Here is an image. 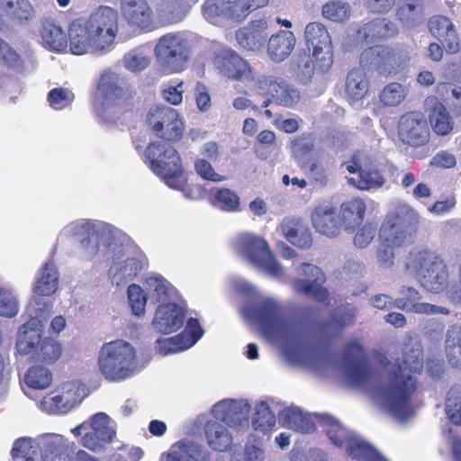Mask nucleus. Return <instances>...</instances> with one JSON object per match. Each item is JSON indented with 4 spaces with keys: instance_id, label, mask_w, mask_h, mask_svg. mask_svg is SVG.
Here are the masks:
<instances>
[{
    "instance_id": "nucleus-39",
    "label": "nucleus",
    "mask_w": 461,
    "mask_h": 461,
    "mask_svg": "<svg viewBox=\"0 0 461 461\" xmlns=\"http://www.w3.org/2000/svg\"><path fill=\"white\" fill-rule=\"evenodd\" d=\"M295 43L296 38L292 32L280 31L268 40V55L272 60L281 62L292 53Z\"/></svg>"
},
{
    "instance_id": "nucleus-34",
    "label": "nucleus",
    "mask_w": 461,
    "mask_h": 461,
    "mask_svg": "<svg viewBox=\"0 0 461 461\" xmlns=\"http://www.w3.org/2000/svg\"><path fill=\"white\" fill-rule=\"evenodd\" d=\"M167 461H211L210 453L201 445L189 440L174 444L168 454Z\"/></svg>"
},
{
    "instance_id": "nucleus-17",
    "label": "nucleus",
    "mask_w": 461,
    "mask_h": 461,
    "mask_svg": "<svg viewBox=\"0 0 461 461\" xmlns=\"http://www.w3.org/2000/svg\"><path fill=\"white\" fill-rule=\"evenodd\" d=\"M85 389L76 382L66 383L46 395L41 408L50 413H67L81 402Z\"/></svg>"
},
{
    "instance_id": "nucleus-3",
    "label": "nucleus",
    "mask_w": 461,
    "mask_h": 461,
    "mask_svg": "<svg viewBox=\"0 0 461 461\" xmlns=\"http://www.w3.org/2000/svg\"><path fill=\"white\" fill-rule=\"evenodd\" d=\"M118 34V14L109 6H100L87 18L73 21L68 28L70 51L75 55L105 53Z\"/></svg>"
},
{
    "instance_id": "nucleus-5",
    "label": "nucleus",
    "mask_w": 461,
    "mask_h": 461,
    "mask_svg": "<svg viewBox=\"0 0 461 461\" xmlns=\"http://www.w3.org/2000/svg\"><path fill=\"white\" fill-rule=\"evenodd\" d=\"M97 367L108 381L127 379L136 367V351L131 344L123 339L104 343L98 352Z\"/></svg>"
},
{
    "instance_id": "nucleus-56",
    "label": "nucleus",
    "mask_w": 461,
    "mask_h": 461,
    "mask_svg": "<svg viewBox=\"0 0 461 461\" xmlns=\"http://www.w3.org/2000/svg\"><path fill=\"white\" fill-rule=\"evenodd\" d=\"M157 344L158 353L167 356L191 348L194 345V341L185 339L184 336L177 335L168 339H158Z\"/></svg>"
},
{
    "instance_id": "nucleus-22",
    "label": "nucleus",
    "mask_w": 461,
    "mask_h": 461,
    "mask_svg": "<svg viewBox=\"0 0 461 461\" xmlns=\"http://www.w3.org/2000/svg\"><path fill=\"white\" fill-rule=\"evenodd\" d=\"M213 64L225 77L232 80H255L249 64L230 49L220 50L214 57Z\"/></svg>"
},
{
    "instance_id": "nucleus-27",
    "label": "nucleus",
    "mask_w": 461,
    "mask_h": 461,
    "mask_svg": "<svg viewBox=\"0 0 461 461\" xmlns=\"http://www.w3.org/2000/svg\"><path fill=\"white\" fill-rule=\"evenodd\" d=\"M443 261L445 260L437 251L424 247H416L409 253L406 269L418 279Z\"/></svg>"
},
{
    "instance_id": "nucleus-26",
    "label": "nucleus",
    "mask_w": 461,
    "mask_h": 461,
    "mask_svg": "<svg viewBox=\"0 0 461 461\" xmlns=\"http://www.w3.org/2000/svg\"><path fill=\"white\" fill-rule=\"evenodd\" d=\"M311 219L316 231L324 236L333 238L340 233L341 227L337 210L330 203L318 204L312 211Z\"/></svg>"
},
{
    "instance_id": "nucleus-18",
    "label": "nucleus",
    "mask_w": 461,
    "mask_h": 461,
    "mask_svg": "<svg viewBox=\"0 0 461 461\" xmlns=\"http://www.w3.org/2000/svg\"><path fill=\"white\" fill-rule=\"evenodd\" d=\"M304 37L309 50H312L319 68L322 71L331 65V40L326 27L318 22L310 23L304 30Z\"/></svg>"
},
{
    "instance_id": "nucleus-59",
    "label": "nucleus",
    "mask_w": 461,
    "mask_h": 461,
    "mask_svg": "<svg viewBox=\"0 0 461 461\" xmlns=\"http://www.w3.org/2000/svg\"><path fill=\"white\" fill-rule=\"evenodd\" d=\"M385 46H375L365 50L360 56V65L368 69H374L380 74V65Z\"/></svg>"
},
{
    "instance_id": "nucleus-25",
    "label": "nucleus",
    "mask_w": 461,
    "mask_h": 461,
    "mask_svg": "<svg viewBox=\"0 0 461 461\" xmlns=\"http://www.w3.org/2000/svg\"><path fill=\"white\" fill-rule=\"evenodd\" d=\"M185 312L174 303L159 304L152 321L153 329L158 332L168 334L179 330L185 321Z\"/></svg>"
},
{
    "instance_id": "nucleus-14",
    "label": "nucleus",
    "mask_w": 461,
    "mask_h": 461,
    "mask_svg": "<svg viewBox=\"0 0 461 461\" xmlns=\"http://www.w3.org/2000/svg\"><path fill=\"white\" fill-rule=\"evenodd\" d=\"M344 354L346 378L356 386L366 388L371 395V389L379 379V372L370 366L358 342L348 343Z\"/></svg>"
},
{
    "instance_id": "nucleus-52",
    "label": "nucleus",
    "mask_w": 461,
    "mask_h": 461,
    "mask_svg": "<svg viewBox=\"0 0 461 461\" xmlns=\"http://www.w3.org/2000/svg\"><path fill=\"white\" fill-rule=\"evenodd\" d=\"M275 424L276 417L270 411L267 402H258L255 407V413L252 418L253 429L266 433L270 430Z\"/></svg>"
},
{
    "instance_id": "nucleus-42",
    "label": "nucleus",
    "mask_w": 461,
    "mask_h": 461,
    "mask_svg": "<svg viewBox=\"0 0 461 461\" xmlns=\"http://www.w3.org/2000/svg\"><path fill=\"white\" fill-rule=\"evenodd\" d=\"M395 15L403 27L419 25L423 18V0H400Z\"/></svg>"
},
{
    "instance_id": "nucleus-9",
    "label": "nucleus",
    "mask_w": 461,
    "mask_h": 461,
    "mask_svg": "<svg viewBox=\"0 0 461 461\" xmlns=\"http://www.w3.org/2000/svg\"><path fill=\"white\" fill-rule=\"evenodd\" d=\"M418 223L419 214L412 207L399 205L386 215L378 239L399 248L403 247L412 242Z\"/></svg>"
},
{
    "instance_id": "nucleus-33",
    "label": "nucleus",
    "mask_w": 461,
    "mask_h": 461,
    "mask_svg": "<svg viewBox=\"0 0 461 461\" xmlns=\"http://www.w3.org/2000/svg\"><path fill=\"white\" fill-rule=\"evenodd\" d=\"M429 118L433 131L438 135H447L453 130V121L446 107L436 97H428L425 101Z\"/></svg>"
},
{
    "instance_id": "nucleus-16",
    "label": "nucleus",
    "mask_w": 461,
    "mask_h": 461,
    "mask_svg": "<svg viewBox=\"0 0 461 461\" xmlns=\"http://www.w3.org/2000/svg\"><path fill=\"white\" fill-rule=\"evenodd\" d=\"M87 431L81 445L93 452H101L116 436L115 424L104 412H97L87 420Z\"/></svg>"
},
{
    "instance_id": "nucleus-53",
    "label": "nucleus",
    "mask_w": 461,
    "mask_h": 461,
    "mask_svg": "<svg viewBox=\"0 0 461 461\" xmlns=\"http://www.w3.org/2000/svg\"><path fill=\"white\" fill-rule=\"evenodd\" d=\"M149 51L143 47L131 50L123 57L124 67L134 73L144 70L149 67Z\"/></svg>"
},
{
    "instance_id": "nucleus-37",
    "label": "nucleus",
    "mask_w": 461,
    "mask_h": 461,
    "mask_svg": "<svg viewBox=\"0 0 461 461\" xmlns=\"http://www.w3.org/2000/svg\"><path fill=\"white\" fill-rule=\"evenodd\" d=\"M146 285L150 302L159 304L176 302L177 293L163 276L158 275L149 276Z\"/></svg>"
},
{
    "instance_id": "nucleus-60",
    "label": "nucleus",
    "mask_w": 461,
    "mask_h": 461,
    "mask_svg": "<svg viewBox=\"0 0 461 461\" xmlns=\"http://www.w3.org/2000/svg\"><path fill=\"white\" fill-rule=\"evenodd\" d=\"M128 299L135 315L140 316L145 313L147 296L140 285H131L128 287Z\"/></svg>"
},
{
    "instance_id": "nucleus-13",
    "label": "nucleus",
    "mask_w": 461,
    "mask_h": 461,
    "mask_svg": "<svg viewBox=\"0 0 461 461\" xmlns=\"http://www.w3.org/2000/svg\"><path fill=\"white\" fill-rule=\"evenodd\" d=\"M111 231V226L103 222L76 221L66 226L60 237H73L77 242L76 254L84 260L93 259L99 250L100 235Z\"/></svg>"
},
{
    "instance_id": "nucleus-50",
    "label": "nucleus",
    "mask_w": 461,
    "mask_h": 461,
    "mask_svg": "<svg viewBox=\"0 0 461 461\" xmlns=\"http://www.w3.org/2000/svg\"><path fill=\"white\" fill-rule=\"evenodd\" d=\"M197 0H169L164 6H162L160 13L162 17L169 23H175L183 20L191 6Z\"/></svg>"
},
{
    "instance_id": "nucleus-2",
    "label": "nucleus",
    "mask_w": 461,
    "mask_h": 461,
    "mask_svg": "<svg viewBox=\"0 0 461 461\" xmlns=\"http://www.w3.org/2000/svg\"><path fill=\"white\" fill-rule=\"evenodd\" d=\"M245 319L255 323L270 339L276 341L291 364L319 370L322 357L308 345L303 333L296 325L285 320L278 301L262 296L242 308Z\"/></svg>"
},
{
    "instance_id": "nucleus-40",
    "label": "nucleus",
    "mask_w": 461,
    "mask_h": 461,
    "mask_svg": "<svg viewBox=\"0 0 461 461\" xmlns=\"http://www.w3.org/2000/svg\"><path fill=\"white\" fill-rule=\"evenodd\" d=\"M142 262L135 258L116 260L109 269L113 284L123 285L131 281L141 270Z\"/></svg>"
},
{
    "instance_id": "nucleus-29",
    "label": "nucleus",
    "mask_w": 461,
    "mask_h": 461,
    "mask_svg": "<svg viewBox=\"0 0 461 461\" xmlns=\"http://www.w3.org/2000/svg\"><path fill=\"white\" fill-rule=\"evenodd\" d=\"M429 30L433 36L442 41L447 52L454 54L459 51V39L449 18L443 15L431 17L429 21Z\"/></svg>"
},
{
    "instance_id": "nucleus-48",
    "label": "nucleus",
    "mask_w": 461,
    "mask_h": 461,
    "mask_svg": "<svg viewBox=\"0 0 461 461\" xmlns=\"http://www.w3.org/2000/svg\"><path fill=\"white\" fill-rule=\"evenodd\" d=\"M43 44L54 51H62L68 46L66 32L52 22H45L41 32Z\"/></svg>"
},
{
    "instance_id": "nucleus-8",
    "label": "nucleus",
    "mask_w": 461,
    "mask_h": 461,
    "mask_svg": "<svg viewBox=\"0 0 461 461\" xmlns=\"http://www.w3.org/2000/svg\"><path fill=\"white\" fill-rule=\"evenodd\" d=\"M314 418L324 429L330 442L337 447H345L352 458L361 461H386L371 446L347 430L333 417L323 414L315 415Z\"/></svg>"
},
{
    "instance_id": "nucleus-20",
    "label": "nucleus",
    "mask_w": 461,
    "mask_h": 461,
    "mask_svg": "<svg viewBox=\"0 0 461 461\" xmlns=\"http://www.w3.org/2000/svg\"><path fill=\"white\" fill-rule=\"evenodd\" d=\"M250 405L245 400L225 399L215 403L212 413L218 420L236 429H246L249 424Z\"/></svg>"
},
{
    "instance_id": "nucleus-6",
    "label": "nucleus",
    "mask_w": 461,
    "mask_h": 461,
    "mask_svg": "<svg viewBox=\"0 0 461 461\" xmlns=\"http://www.w3.org/2000/svg\"><path fill=\"white\" fill-rule=\"evenodd\" d=\"M146 157L150 163L152 171L164 179L167 185L177 190H182L188 198L197 197L187 192L185 182L181 177L182 165L178 152L171 145L156 141L150 143L146 149Z\"/></svg>"
},
{
    "instance_id": "nucleus-28",
    "label": "nucleus",
    "mask_w": 461,
    "mask_h": 461,
    "mask_svg": "<svg viewBox=\"0 0 461 461\" xmlns=\"http://www.w3.org/2000/svg\"><path fill=\"white\" fill-rule=\"evenodd\" d=\"M277 230L290 243L298 248L308 249L312 244V232L300 218H284L278 225Z\"/></svg>"
},
{
    "instance_id": "nucleus-45",
    "label": "nucleus",
    "mask_w": 461,
    "mask_h": 461,
    "mask_svg": "<svg viewBox=\"0 0 461 461\" xmlns=\"http://www.w3.org/2000/svg\"><path fill=\"white\" fill-rule=\"evenodd\" d=\"M409 61L410 54L407 50L385 46L383 61L380 65V74L384 76L395 75L404 69Z\"/></svg>"
},
{
    "instance_id": "nucleus-51",
    "label": "nucleus",
    "mask_w": 461,
    "mask_h": 461,
    "mask_svg": "<svg viewBox=\"0 0 461 461\" xmlns=\"http://www.w3.org/2000/svg\"><path fill=\"white\" fill-rule=\"evenodd\" d=\"M321 14L330 22L342 23L349 19L351 7L348 2L331 0L322 5Z\"/></svg>"
},
{
    "instance_id": "nucleus-54",
    "label": "nucleus",
    "mask_w": 461,
    "mask_h": 461,
    "mask_svg": "<svg viewBox=\"0 0 461 461\" xmlns=\"http://www.w3.org/2000/svg\"><path fill=\"white\" fill-rule=\"evenodd\" d=\"M51 381V373L48 368L41 366L31 367L25 375V383L33 389H45L50 386Z\"/></svg>"
},
{
    "instance_id": "nucleus-58",
    "label": "nucleus",
    "mask_w": 461,
    "mask_h": 461,
    "mask_svg": "<svg viewBox=\"0 0 461 461\" xmlns=\"http://www.w3.org/2000/svg\"><path fill=\"white\" fill-rule=\"evenodd\" d=\"M296 76L303 84H308L314 74V62L306 51L300 52L294 60Z\"/></svg>"
},
{
    "instance_id": "nucleus-64",
    "label": "nucleus",
    "mask_w": 461,
    "mask_h": 461,
    "mask_svg": "<svg viewBox=\"0 0 461 461\" xmlns=\"http://www.w3.org/2000/svg\"><path fill=\"white\" fill-rule=\"evenodd\" d=\"M216 204L219 208L227 212L239 210L240 198L230 189H221L215 195Z\"/></svg>"
},
{
    "instance_id": "nucleus-10",
    "label": "nucleus",
    "mask_w": 461,
    "mask_h": 461,
    "mask_svg": "<svg viewBox=\"0 0 461 461\" xmlns=\"http://www.w3.org/2000/svg\"><path fill=\"white\" fill-rule=\"evenodd\" d=\"M14 461H75L68 451V445L61 438H19L12 449Z\"/></svg>"
},
{
    "instance_id": "nucleus-4",
    "label": "nucleus",
    "mask_w": 461,
    "mask_h": 461,
    "mask_svg": "<svg viewBox=\"0 0 461 461\" xmlns=\"http://www.w3.org/2000/svg\"><path fill=\"white\" fill-rule=\"evenodd\" d=\"M42 317V311L36 312V316L20 328L16 346L21 354L31 355L35 362L50 365L60 358L63 348L61 343L54 339L41 338L44 333Z\"/></svg>"
},
{
    "instance_id": "nucleus-46",
    "label": "nucleus",
    "mask_w": 461,
    "mask_h": 461,
    "mask_svg": "<svg viewBox=\"0 0 461 461\" xmlns=\"http://www.w3.org/2000/svg\"><path fill=\"white\" fill-rule=\"evenodd\" d=\"M126 88V83L118 74L113 71H104L100 77L98 91L108 100L121 98Z\"/></svg>"
},
{
    "instance_id": "nucleus-23",
    "label": "nucleus",
    "mask_w": 461,
    "mask_h": 461,
    "mask_svg": "<svg viewBox=\"0 0 461 461\" xmlns=\"http://www.w3.org/2000/svg\"><path fill=\"white\" fill-rule=\"evenodd\" d=\"M400 140L410 146L419 147L429 141V131L424 116L419 113L402 115L398 124Z\"/></svg>"
},
{
    "instance_id": "nucleus-47",
    "label": "nucleus",
    "mask_w": 461,
    "mask_h": 461,
    "mask_svg": "<svg viewBox=\"0 0 461 461\" xmlns=\"http://www.w3.org/2000/svg\"><path fill=\"white\" fill-rule=\"evenodd\" d=\"M445 352L448 363L461 368V325H452L446 332Z\"/></svg>"
},
{
    "instance_id": "nucleus-49",
    "label": "nucleus",
    "mask_w": 461,
    "mask_h": 461,
    "mask_svg": "<svg viewBox=\"0 0 461 461\" xmlns=\"http://www.w3.org/2000/svg\"><path fill=\"white\" fill-rule=\"evenodd\" d=\"M369 82L366 74L359 68L352 69L347 77L346 92L348 96L355 100H361L368 92Z\"/></svg>"
},
{
    "instance_id": "nucleus-55",
    "label": "nucleus",
    "mask_w": 461,
    "mask_h": 461,
    "mask_svg": "<svg viewBox=\"0 0 461 461\" xmlns=\"http://www.w3.org/2000/svg\"><path fill=\"white\" fill-rule=\"evenodd\" d=\"M20 301L17 294L11 289L0 286V315L12 318L17 315Z\"/></svg>"
},
{
    "instance_id": "nucleus-11",
    "label": "nucleus",
    "mask_w": 461,
    "mask_h": 461,
    "mask_svg": "<svg viewBox=\"0 0 461 461\" xmlns=\"http://www.w3.org/2000/svg\"><path fill=\"white\" fill-rule=\"evenodd\" d=\"M253 91L265 99L262 107L275 104L285 108L294 107L301 99L300 91L283 78L274 76H258L253 83Z\"/></svg>"
},
{
    "instance_id": "nucleus-12",
    "label": "nucleus",
    "mask_w": 461,
    "mask_h": 461,
    "mask_svg": "<svg viewBox=\"0 0 461 461\" xmlns=\"http://www.w3.org/2000/svg\"><path fill=\"white\" fill-rule=\"evenodd\" d=\"M154 52L163 69L168 73H178L186 67L191 48L182 34L167 33L158 39Z\"/></svg>"
},
{
    "instance_id": "nucleus-61",
    "label": "nucleus",
    "mask_w": 461,
    "mask_h": 461,
    "mask_svg": "<svg viewBox=\"0 0 461 461\" xmlns=\"http://www.w3.org/2000/svg\"><path fill=\"white\" fill-rule=\"evenodd\" d=\"M397 248L398 247L385 242L384 240H379V245L375 250V258L380 267L388 269L394 265V249Z\"/></svg>"
},
{
    "instance_id": "nucleus-24",
    "label": "nucleus",
    "mask_w": 461,
    "mask_h": 461,
    "mask_svg": "<svg viewBox=\"0 0 461 461\" xmlns=\"http://www.w3.org/2000/svg\"><path fill=\"white\" fill-rule=\"evenodd\" d=\"M400 294L401 297L395 299L396 308L403 312L420 315L449 314L446 307L420 302V292L412 286L402 285Z\"/></svg>"
},
{
    "instance_id": "nucleus-19",
    "label": "nucleus",
    "mask_w": 461,
    "mask_h": 461,
    "mask_svg": "<svg viewBox=\"0 0 461 461\" xmlns=\"http://www.w3.org/2000/svg\"><path fill=\"white\" fill-rule=\"evenodd\" d=\"M346 170L352 174L347 176L348 184L360 190L378 189L384 185L386 179L383 167L374 161L357 164L353 161L345 164Z\"/></svg>"
},
{
    "instance_id": "nucleus-38",
    "label": "nucleus",
    "mask_w": 461,
    "mask_h": 461,
    "mask_svg": "<svg viewBox=\"0 0 461 461\" xmlns=\"http://www.w3.org/2000/svg\"><path fill=\"white\" fill-rule=\"evenodd\" d=\"M3 15L13 22L24 23L33 18L34 10L28 0H0V26Z\"/></svg>"
},
{
    "instance_id": "nucleus-63",
    "label": "nucleus",
    "mask_w": 461,
    "mask_h": 461,
    "mask_svg": "<svg viewBox=\"0 0 461 461\" xmlns=\"http://www.w3.org/2000/svg\"><path fill=\"white\" fill-rule=\"evenodd\" d=\"M48 100L53 109L60 110L72 103L74 95L66 88H54L49 93Z\"/></svg>"
},
{
    "instance_id": "nucleus-62",
    "label": "nucleus",
    "mask_w": 461,
    "mask_h": 461,
    "mask_svg": "<svg viewBox=\"0 0 461 461\" xmlns=\"http://www.w3.org/2000/svg\"><path fill=\"white\" fill-rule=\"evenodd\" d=\"M230 0H207L203 5V14L207 20L216 17L228 18Z\"/></svg>"
},
{
    "instance_id": "nucleus-15",
    "label": "nucleus",
    "mask_w": 461,
    "mask_h": 461,
    "mask_svg": "<svg viewBox=\"0 0 461 461\" xmlns=\"http://www.w3.org/2000/svg\"><path fill=\"white\" fill-rule=\"evenodd\" d=\"M147 122L158 137L170 141L178 140L185 130L177 111L166 105L152 107L147 115Z\"/></svg>"
},
{
    "instance_id": "nucleus-21",
    "label": "nucleus",
    "mask_w": 461,
    "mask_h": 461,
    "mask_svg": "<svg viewBox=\"0 0 461 461\" xmlns=\"http://www.w3.org/2000/svg\"><path fill=\"white\" fill-rule=\"evenodd\" d=\"M298 272L304 278H298L294 281V292L313 297L316 301L324 302L328 298V291L322 286L325 276L321 270L314 265L303 263L300 265Z\"/></svg>"
},
{
    "instance_id": "nucleus-41",
    "label": "nucleus",
    "mask_w": 461,
    "mask_h": 461,
    "mask_svg": "<svg viewBox=\"0 0 461 461\" xmlns=\"http://www.w3.org/2000/svg\"><path fill=\"white\" fill-rule=\"evenodd\" d=\"M204 434L209 447L213 450L226 451L232 444L229 429L218 420H208L204 426Z\"/></svg>"
},
{
    "instance_id": "nucleus-35",
    "label": "nucleus",
    "mask_w": 461,
    "mask_h": 461,
    "mask_svg": "<svg viewBox=\"0 0 461 461\" xmlns=\"http://www.w3.org/2000/svg\"><path fill=\"white\" fill-rule=\"evenodd\" d=\"M279 422L290 429L308 433L313 431L316 422L309 414H304L301 409L297 407L285 408L278 414Z\"/></svg>"
},
{
    "instance_id": "nucleus-44",
    "label": "nucleus",
    "mask_w": 461,
    "mask_h": 461,
    "mask_svg": "<svg viewBox=\"0 0 461 461\" xmlns=\"http://www.w3.org/2000/svg\"><path fill=\"white\" fill-rule=\"evenodd\" d=\"M59 287V273L50 261L47 262L39 271L33 285V292L41 296H50Z\"/></svg>"
},
{
    "instance_id": "nucleus-36",
    "label": "nucleus",
    "mask_w": 461,
    "mask_h": 461,
    "mask_svg": "<svg viewBox=\"0 0 461 461\" xmlns=\"http://www.w3.org/2000/svg\"><path fill=\"white\" fill-rule=\"evenodd\" d=\"M396 32V27L393 23L386 19H374L373 21L361 26L357 32L358 41L366 43H371L375 41L390 37Z\"/></svg>"
},
{
    "instance_id": "nucleus-43",
    "label": "nucleus",
    "mask_w": 461,
    "mask_h": 461,
    "mask_svg": "<svg viewBox=\"0 0 461 461\" xmlns=\"http://www.w3.org/2000/svg\"><path fill=\"white\" fill-rule=\"evenodd\" d=\"M449 271L445 261L438 265L428 274L417 279L418 283L426 291L433 294L443 292L448 285Z\"/></svg>"
},
{
    "instance_id": "nucleus-57",
    "label": "nucleus",
    "mask_w": 461,
    "mask_h": 461,
    "mask_svg": "<svg viewBox=\"0 0 461 461\" xmlns=\"http://www.w3.org/2000/svg\"><path fill=\"white\" fill-rule=\"evenodd\" d=\"M406 96L405 87L399 83H390L380 93L381 103L385 106H397Z\"/></svg>"
},
{
    "instance_id": "nucleus-31",
    "label": "nucleus",
    "mask_w": 461,
    "mask_h": 461,
    "mask_svg": "<svg viewBox=\"0 0 461 461\" xmlns=\"http://www.w3.org/2000/svg\"><path fill=\"white\" fill-rule=\"evenodd\" d=\"M268 33L267 22L258 20L252 22L249 27L239 30L236 38L244 49L256 50L264 45Z\"/></svg>"
},
{
    "instance_id": "nucleus-7",
    "label": "nucleus",
    "mask_w": 461,
    "mask_h": 461,
    "mask_svg": "<svg viewBox=\"0 0 461 461\" xmlns=\"http://www.w3.org/2000/svg\"><path fill=\"white\" fill-rule=\"evenodd\" d=\"M232 246L237 254L264 273L273 277L282 276V267L274 258L268 242L263 237L243 232L236 236Z\"/></svg>"
},
{
    "instance_id": "nucleus-30",
    "label": "nucleus",
    "mask_w": 461,
    "mask_h": 461,
    "mask_svg": "<svg viewBox=\"0 0 461 461\" xmlns=\"http://www.w3.org/2000/svg\"><path fill=\"white\" fill-rule=\"evenodd\" d=\"M122 12L133 26L149 29L152 25V10L146 0H122Z\"/></svg>"
},
{
    "instance_id": "nucleus-1",
    "label": "nucleus",
    "mask_w": 461,
    "mask_h": 461,
    "mask_svg": "<svg viewBox=\"0 0 461 461\" xmlns=\"http://www.w3.org/2000/svg\"><path fill=\"white\" fill-rule=\"evenodd\" d=\"M381 363L383 369L371 389V399L385 413L401 422L406 421L414 414L411 398L417 387L411 374L423 368L421 345L410 339L404 344L401 360L391 363L384 357Z\"/></svg>"
},
{
    "instance_id": "nucleus-32",
    "label": "nucleus",
    "mask_w": 461,
    "mask_h": 461,
    "mask_svg": "<svg viewBox=\"0 0 461 461\" xmlns=\"http://www.w3.org/2000/svg\"><path fill=\"white\" fill-rule=\"evenodd\" d=\"M366 205L362 199L355 198L343 203L338 212L341 229L353 232L365 217Z\"/></svg>"
}]
</instances>
